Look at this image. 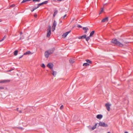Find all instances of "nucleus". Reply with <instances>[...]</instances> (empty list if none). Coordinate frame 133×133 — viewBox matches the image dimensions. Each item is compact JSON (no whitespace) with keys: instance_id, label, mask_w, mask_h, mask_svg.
Returning <instances> with one entry per match:
<instances>
[{"instance_id":"nucleus-8","label":"nucleus","mask_w":133,"mask_h":133,"mask_svg":"<svg viewBox=\"0 0 133 133\" xmlns=\"http://www.w3.org/2000/svg\"><path fill=\"white\" fill-rule=\"evenodd\" d=\"M71 32L70 31H69L68 32H65V33H64L62 35V36L63 37H64V38L66 37L67 35L70 32Z\"/></svg>"},{"instance_id":"nucleus-23","label":"nucleus","mask_w":133,"mask_h":133,"mask_svg":"<svg viewBox=\"0 0 133 133\" xmlns=\"http://www.w3.org/2000/svg\"><path fill=\"white\" fill-rule=\"evenodd\" d=\"M57 11H55L53 15L54 16H55L57 14Z\"/></svg>"},{"instance_id":"nucleus-5","label":"nucleus","mask_w":133,"mask_h":133,"mask_svg":"<svg viewBox=\"0 0 133 133\" xmlns=\"http://www.w3.org/2000/svg\"><path fill=\"white\" fill-rule=\"evenodd\" d=\"M47 66L49 68L51 71L53 70V64L51 63H49L47 65Z\"/></svg>"},{"instance_id":"nucleus-51","label":"nucleus","mask_w":133,"mask_h":133,"mask_svg":"<svg viewBox=\"0 0 133 133\" xmlns=\"http://www.w3.org/2000/svg\"><path fill=\"white\" fill-rule=\"evenodd\" d=\"M21 39V38H20V39Z\"/></svg>"},{"instance_id":"nucleus-1","label":"nucleus","mask_w":133,"mask_h":133,"mask_svg":"<svg viewBox=\"0 0 133 133\" xmlns=\"http://www.w3.org/2000/svg\"><path fill=\"white\" fill-rule=\"evenodd\" d=\"M55 50V48H53L46 51L44 53L45 57L46 58H48L49 57V55L50 54H52Z\"/></svg>"},{"instance_id":"nucleus-33","label":"nucleus","mask_w":133,"mask_h":133,"mask_svg":"<svg viewBox=\"0 0 133 133\" xmlns=\"http://www.w3.org/2000/svg\"><path fill=\"white\" fill-rule=\"evenodd\" d=\"M14 69H12V68H11L10 70H8L7 71L8 72H10L11 71H12V70H14Z\"/></svg>"},{"instance_id":"nucleus-32","label":"nucleus","mask_w":133,"mask_h":133,"mask_svg":"<svg viewBox=\"0 0 133 133\" xmlns=\"http://www.w3.org/2000/svg\"><path fill=\"white\" fill-rule=\"evenodd\" d=\"M5 36H4V37H3V38H2V39L0 41V42H2V41H3L4 39H5Z\"/></svg>"},{"instance_id":"nucleus-30","label":"nucleus","mask_w":133,"mask_h":133,"mask_svg":"<svg viewBox=\"0 0 133 133\" xmlns=\"http://www.w3.org/2000/svg\"><path fill=\"white\" fill-rule=\"evenodd\" d=\"M103 8H102L101 9V11H100V13H99V14H101V13L103 12Z\"/></svg>"},{"instance_id":"nucleus-49","label":"nucleus","mask_w":133,"mask_h":133,"mask_svg":"<svg viewBox=\"0 0 133 133\" xmlns=\"http://www.w3.org/2000/svg\"><path fill=\"white\" fill-rule=\"evenodd\" d=\"M87 32V30H86V31H85V33H86V32Z\"/></svg>"},{"instance_id":"nucleus-2","label":"nucleus","mask_w":133,"mask_h":133,"mask_svg":"<svg viewBox=\"0 0 133 133\" xmlns=\"http://www.w3.org/2000/svg\"><path fill=\"white\" fill-rule=\"evenodd\" d=\"M111 42L117 46L121 47L123 46V45L119 42L117 41V40L116 38L112 39L111 41Z\"/></svg>"},{"instance_id":"nucleus-40","label":"nucleus","mask_w":133,"mask_h":133,"mask_svg":"<svg viewBox=\"0 0 133 133\" xmlns=\"http://www.w3.org/2000/svg\"><path fill=\"white\" fill-rule=\"evenodd\" d=\"M39 8V7H38V6H37V7H35V8H34L35 9V10H36V9H37V8Z\"/></svg>"},{"instance_id":"nucleus-38","label":"nucleus","mask_w":133,"mask_h":133,"mask_svg":"<svg viewBox=\"0 0 133 133\" xmlns=\"http://www.w3.org/2000/svg\"><path fill=\"white\" fill-rule=\"evenodd\" d=\"M4 87H0V89H4Z\"/></svg>"},{"instance_id":"nucleus-36","label":"nucleus","mask_w":133,"mask_h":133,"mask_svg":"<svg viewBox=\"0 0 133 133\" xmlns=\"http://www.w3.org/2000/svg\"><path fill=\"white\" fill-rule=\"evenodd\" d=\"M15 6V5H14V4H12L10 6V7H14V6Z\"/></svg>"},{"instance_id":"nucleus-6","label":"nucleus","mask_w":133,"mask_h":133,"mask_svg":"<svg viewBox=\"0 0 133 133\" xmlns=\"http://www.w3.org/2000/svg\"><path fill=\"white\" fill-rule=\"evenodd\" d=\"M111 105V104L109 103H106L105 106L106 107L107 110L109 111L110 110V107Z\"/></svg>"},{"instance_id":"nucleus-18","label":"nucleus","mask_w":133,"mask_h":133,"mask_svg":"<svg viewBox=\"0 0 133 133\" xmlns=\"http://www.w3.org/2000/svg\"><path fill=\"white\" fill-rule=\"evenodd\" d=\"M18 51L17 50H15L14 52V55L15 56H16L18 54Z\"/></svg>"},{"instance_id":"nucleus-28","label":"nucleus","mask_w":133,"mask_h":133,"mask_svg":"<svg viewBox=\"0 0 133 133\" xmlns=\"http://www.w3.org/2000/svg\"><path fill=\"white\" fill-rule=\"evenodd\" d=\"M43 3H39V4H37V5L38 6V7H39L43 5Z\"/></svg>"},{"instance_id":"nucleus-47","label":"nucleus","mask_w":133,"mask_h":133,"mask_svg":"<svg viewBox=\"0 0 133 133\" xmlns=\"http://www.w3.org/2000/svg\"><path fill=\"white\" fill-rule=\"evenodd\" d=\"M62 21H60V23H62Z\"/></svg>"},{"instance_id":"nucleus-26","label":"nucleus","mask_w":133,"mask_h":133,"mask_svg":"<svg viewBox=\"0 0 133 133\" xmlns=\"http://www.w3.org/2000/svg\"><path fill=\"white\" fill-rule=\"evenodd\" d=\"M83 29L84 30H88V28L87 27H84L83 28Z\"/></svg>"},{"instance_id":"nucleus-42","label":"nucleus","mask_w":133,"mask_h":133,"mask_svg":"<svg viewBox=\"0 0 133 133\" xmlns=\"http://www.w3.org/2000/svg\"><path fill=\"white\" fill-rule=\"evenodd\" d=\"M23 56H20L19 57V58L20 59Z\"/></svg>"},{"instance_id":"nucleus-34","label":"nucleus","mask_w":133,"mask_h":133,"mask_svg":"<svg viewBox=\"0 0 133 133\" xmlns=\"http://www.w3.org/2000/svg\"><path fill=\"white\" fill-rule=\"evenodd\" d=\"M63 105H62L60 107V109H63Z\"/></svg>"},{"instance_id":"nucleus-45","label":"nucleus","mask_w":133,"mask_h":133,"mask_svg":"<svg viewBox=\"0 0 133 133\" xmlns=\"http://www.w3.org/2000/svg\"><path fill=\"white\" fill-rule=\"evenodd\" d=\"M20 34L21 35L22 34V32H20Z\"/></svg>"},{"instance_id":"nucleus-7","label":"nucleus","mask_w":133,"mask_h":133,"mask_svg":"<svg viewBox=\"0 0 133 133\" xmlns=\"http://www.w3.org/2000/svg\"><path fill=\"white\" fill-rule=\"evenodd\" d=\"M10 81V80H3L0 81V83H8Z\"/></svg>"},{"instance_id":"nucleus-44","label":"nucleus","mask_w":133,"mask_h":133,"mask_svg":"<svg viewBox=\"0 0 133 133\" xmlns=\"http://www.w3.org/2000/svg\"><path fill=\"white\" fill-rule=\"evenodd\" d=\"M34 124V123H32L31 124Z\"/></svg>"},{"instance_id":"nucleus-27","label":"nucleus","mask_w":133,"mask_h":133,"mask_svg":"<svg viewBox=\"0 0 133 133\" xmlns=\"http://www.w3.org/2000/svg\"><path fill=\"white\" fill-rule=\"evenodd\" d=\"M55 27L54 26H52V31H53L55 29Z\"/></svg>"},{"instance_id":"nucleus-11","label":"nucleus","mask_w":133,"mask_h":133,"mask_svg":"<svg viewBox=\"0 0 133 133\" xmlns=\"http://www.w3.org/2000/svg\"><path fill=\"white\" fill-rule=\"evenodd\" d=\"M86 35H84L82 36L79 37L78 38L79 39H82L84 38H86Z\"/></svg>"},{"instance_id":"nucleus-43","label":"nucleus","mask_w":133,"mask_h":133,"mask_svg":"<svg viewBox=\"0 0 133 133\" xmlns=\"http://www.w3.org/2000/svg\"><path fill=\"white\" fill-rule=\"evenodd\" d=\"M18 112H19V113H21L22 112V111H21V110H19V111H18Z\"/></svg>"},{"instance_id":"nucleus-39","label":"nucleus","mask_w":133,"mask_h":133,"mask_svg":"<svg viewBox=\"0 0 133 133\" xmlns=\"http://www.w3.org/2000/svg\"><path fill=\"white\" fill-rule=\"evenodd\" d=\"M34 16L35 17H36L37 16V15L36 14H34Z\"/></svg>"},{"instance_id":"nucleus-14","label":"nucleus","mask_w":133,"mask_h":133,"mask_svg":"<svg viewBox=\"0 0 133 133\" xmlns=\"http://www.w3.org/2000/svg\"><path fill=\"white\" fill-rule=\"evenodd\" d=\"M31 54V52L30 51H28L24 53V55H27Z\"/></svg>"},{"instance_id":"nucleus-19","label":"nucleus","mask_w":133,"mask_h":133,"mask_svg":"<svg viewBox=\"0 0 133 133\" xmlns=\"http://www.w3.org/2000/svg\"><path fill=\"white\" fill-rule=\"evenodd\" d=\"M57 25V22L55 21H54L53 24V25L52 26H54L55 27H56Z\"/></svg>"},{"instance_id":"nucleus-52","label":"nucleus","mask_w":133,"mask_h":133,"mask_svg":"<svg viewBox=\"0 0 133 133\" xmlns=\"http://www.w3.org/2000/svg\"><path fill=\"white\" fill-rule=\"evenodd\" d=\"M1 19H0V22H1Z\"/></svg>"},{"instance_id":"nucleus-4","label":"nucleus","mask_w":133,"mask_h":133,"mask_svg":"<svg viewBox=\"0 0 133 133\" xmlns=\"http://www.w3.org/2000/svg\"><path fill=\"white\" fill-rule=\"evenodd\" d=\"M99 126L104 127H107L108 126V124L105 123L100 121L98 123Z\"/></svg>"},{"instance_id":"nucleus-46","label":"nucleus","mask_w":133,"mask_h":133,"mask_svg":"<svg viewBox=\"0 0 133 133\" xmlns=\"http://www.w3.org/2000/svg\"><path fill=\"white\" fill-rule=\"evenodd\" d=\"M125 133H128V132L127 131H125Z\"/></svg>"},{"instance_id":"nucleus-31","label":"nucleus","mask_w":133,"mask_h":133,"mask_svg":"<svg viewBox=\"0 0 133 133\" xmlns=\"http://www.w3.org/2000/svg\"><path fill=\"white\" fill-rule=\"evenodd\" d=\"M53 1H55V2H57V1H61L63 0H52Z\"/></svg>"},{"instance_id":"nucleus-37","label":"nucleus","mask_w":133,"mask_h":133,"mask_svg":"<svg viewBox=\"0 0 133 133\" xmlns=\"http://www.w3.org/2000/svg\"><path fill=\"white\" fill-rule=\"evenodd\" d=\"M77 27L78 28H81L82 27V26L81 25H77Z\"/></svg>"},{"instance_id":"nucleus-9","label":"nucleus","mask_w":133,"mask_h":133,"mask_svg":"<svg viewBox=\"0 0 133 133\" xmlns=\"http://www.w3.org/2000/svg\"><path fill=\"white\" fill-rule=\"evenodd\" d=\"M103 117V115L101 114H98L96 116V118L98 119H101Z\"/></svg>"},{"instance_id":"nucleus-3","label":"nucleus","mask_w":133,"mask_h":133,"mask_svg":"<svg viewBox=\"0 0 133 133\" xmlns=\"http://www.w3.org/2000/svg\"><path fill=\"white\" fill-rule=\"evenodd\" d=\"M51 26L49 25L47 29V37H50L51 34Z\"/></svg>"},{"instance_id":"nucleus-50","label":"nucleus","mask_w":133,"mask_h":133,"mask_svg":"<svg viewBox=\"0 0 133 133\" xmlns=\"http://www.w3.org/2000/svg\"><path fill=\"white\" fill-rule=\"evenodd\" d=\"M107 133H110V132H108Z\"/></svg>"},{"instance_id":"nucleus-48","label":"nucleus","mask_w":133,"mask_h":133,"mask_svg":"<svg viewBox=\"0 0 133 133\" xmlns=\"http://www.w3.org/2000/svg\"><path fill=\"white\" fill-rule=\"evenodd\" d=\"M18 108H17V111H18Z\"/></svg>"},{"instance_id":"nucleus-25","label":"nucleus","mask_w":133,"mask_h":133,"mask_svg":"<svg viewBox=\"0 0 133 133\" xmlns=\"http://www.w3.org/2000/svg\"><path fill=\"white\" fill-rule=\"evenodd\" d=\"M41 0H32V1L34 2H39Z\"/></svg>"},{"instance_id":"nucleus-21","label":"nucleus","mask_w":133,"mask_h":133,"mask_svg":"<svg viewBox=\"0 0 133 133\" xmlns=\"http://www.w3.org/2000/svg\"><path fill=\"white\" fill-rule=\"evenodd\" d=\"M86 61H87V63H92V62L91 61H90V60H89V59H87L86 60Z\"/></svg>"},{"instance_id":"nucleus-15","label":"nucleus","mask_w":133,"mask_h":133,"mask_svg":"<svg viewBox=\"0 0 133 133\" xmlns=\"http://www.w3.org/2000/svg\"><path fill=\"white\" fill-rule=\"evenodd\" d=\"M97 123H96L94 125L92 128V130H93L94 129H95L97 125Z\"/></svg>"},{"instance_id":"nucleus-35","label":"nucleus","mask_w":133,"mask_h":133,"mask_svg":"<svg viewBox=\"0 0 133 133\" xmlns=\"http://www.w3.org/2000/svg\"><path fill=\"white\" fill-rule=\"evenodd\" d=\"M66 14L63 17H62V19H64L65 17H66Z\"/></svg>"},{"instance_id":"nucleus-17","label":"nucleus","mask_w":133,"mask_h":133,"mask_svg":"<svg viewBox=\"0 0 133 133\" xmlns=\"http://www.w3.org/2000/svg\"><path fill=\"white\" fill-rule=\"evenodd\" d=\"M52 71V74L53 76H55L56 74V72L54 71L53 70Z\"/></svg>"},{"instance_id":"nucleus-16","label":"nucleus","mask_w":133,"mask_h":133,"mask_svg":"<svg viewBox=\"0 0 133 133\" xmlns=\"http://www.w3.org/2000/svg\"><path fill=\"white\" fill-rule=\"evenodd\" d=\"M89 64L87 63H84L83 64V66H89Z\"/></svg>"},{"instance_id":"nucleus-13","label":"nucleus","mask_w":133,"mask_h":133,"mask_svg":"<svg viewBox=\"0 0 133 133\" xmlns=\"http://www.w3.org/2000/svg\"><path fill=\"white\" fill-rule=\"evenodd\" d=\"M95 33V31H92L90 34V37H92L93 36V35L94 34V33Z\"/></svg>"},{"instance_id":"nucleus-20","label":"nucleus","mask_w":133,"mask_h":133,"mask_svg":"<svg viewBox=\"0 0 133 133\" xmlns=\"http://www.w3.org/2000/svg\"><path fill=\"white\" fill-rule=\"evenodd\" d=\"M31 1V0H23L21 2V3H24L27 1Z\"/></svg>"},{"instance_id":"nucleus-41","label":"nucleus","mask_w":133,"mask_h":133,"mask_svg":"<svg viewBox=\"0 0 133 133\" xmlns=\"http://www.w3.org/2000/svg\"><path fill=\"white\" fill-rule=\"evenodd\" d=\"M35 10V9L34 8L32 10H31V11L32 12H33Z\"/></svg>"},{"instance_id":"nucleus-22","label":"nucleus","mask_w":133,"mask_h":133,"mask_svg":"<svg viewBox=\"0 0 133 133\" xmlns=\"http://www.w3.org/2000/svg\"><path fill=\"white\" fill-rule=\"evenodd\" d=\"M90 36L87 37H86V38H85L87 41H88L90 39Z\"/></svg>"},{"instance_id":"nucleus-12","label":"nucleus","mask_w":133,"mask_h":133,"mask_svg":"<svg viewBox=\"0 0 133 133\" xmlns=\"http://www.w3.org/2000/svg\"><path fill=\"white\" fill-rule=\"evenodd\" d=\"M69 61L70 63H73L75 61V59H70Z\"/></svg>"},{"instance_id":"nucleus-10","label":"nucleus","mask_w":133,"mask_h":133,"mask_svg":"<svg viewBox=\"0 0 133 133\" xmlns=\"http://www.w3.org/2000/svg\"><path fill=\"white\" fill-rule=\"evenodd\" d=\"M108 17H106L105 18L103 19L102 21V22H107L108 21Z\"/></svg>"},{"instance_id":"nucleus-24","label":"nucleus","mask_w":133,"mask_h":133,"mask_svg":"<svg viewBox=\"0 0 133 133\" xmlns=\"http://www.w3.org/2000/svg\"><path fill=\"white\" fill-rule=\"evenodd\" d=\"M48 3V1H45L44 2H42V3H43V5L44 4H47Z\"/></svg>"},{"instance_id":"nucleus-29","label":"nucleus","mask_w":133,"mask_h":133,"mask_svg":"<svg viewBox=\"0 0 133 133\" xmlns=\"http://www.w3.org/2000/svg\"><path fill=\"white\" fill-rule=\"evenodd\" d=\"M41 66L43 68H44L45 67V65L44 64H42V65H41Z\"/></svg>"}]
</instances>
